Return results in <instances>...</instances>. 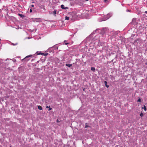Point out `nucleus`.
Wrapping results in <instances>:
<instances>
[{"instance_id": "nucleus-2", "label": "nucleus", "mask_w": 147, "mask_h": 147, "mask_svg": "<svg viewBox=\"0 0 147 147\" xmlns=\"http://www.w3.org/2000/svg\"><path fill=\"white\" fill-rule=\"evenodd\" d=\"M61 8L63 9H68V8L67 7H65L64 5H62L61 6Z\"/></svg>"}, {"instance_id": "nucleus-5", "label": "nucleus", "mask_w": 147, "mask_h": 147, "mask_svg": "<svg viewBox=\"0 0 147 147\" xmlns=\"http://www.w3.org/2000/svg\"><path fill=\"white\" fill-rule=\"evenodd\" d=\"M65 65L66 66L68 67H69L72 66V64H66Z\"/></svg>"}, {"instance_id": "nucleus-11", "label": "nucleus", "mask_w": 147, "mask_h": 147, "mask_svg": "<svg viewBox=\"0 0 147 147\" xmlns=\"http://www.w3.org/2000/svg\"><path fill=\"white\" fill-rule=\"evenodd\" d=\"M89 127V126L88 125L87 123H86L85 124V128H86Z\"/></svg>"}, {"instance_id": "nucleus-19", "label": "nucleus", "mask_w": 147, "mask_h": 147, "mask_svg": "<svg viewBox=\"0 0 147 147\" xmlns=\"http://www.w3.org/2000/svg\"><path fill=\"white\" fill-rule=\"evenodd\" d=\"M145 13H147V11H145Z\"/></svg>"}, {"instance_id": "nucleus-14", "label": "nucleus", "mask_w": 147, "mask_h": 147, "mask_svg": "<svg viewBox=\"0 0 147 147\" xmlns=\"http://www.w3.org/2000/svg\"><path fill=\"white\" fill-rule=\"evenodd\" d=\"M19 15L21 17H24V15L22 14H19Z\"/></svg>"}, {"instance_id": "nucleus-15", "label": "nucleus", "mask_w": 147, "mask_h": 147, "mask_svg": "<svg viewBox=\"0 0 147 147\" xmlns=\"http://www.w3.org/2000/svg\"><path fill=\"white\" fill-rule=\"evenodd\" d=\"M138 102H141V99L139 98L138 100Z\"/></svg>"}, {"instance_id": "nucleus-3", "label": "nucleus", "mask_w": 147, "mask_h": 147, "mask_svg": "<svg viewBox=\"0 0 147 147\" xmlns=\"http://www.w3.org/2000/svg\"><path fill=\"white\" fill-rule=\"evenodd\" d=\"M104 83H105V84L107 88H108L109 87V86L107 85V82L106 81H105Z\"/></svg>"}, {"instance_id": "nucleus-7", "label": "nucleus", "mask_w": 147, "mask_h": 147, "mask_svg": "<svg viewBox=\"0 0 147 147\" xmlns=\"http://www.w3.org/2000/svg\"><path fill=\"white\" fill-rule=\"evenodd\" d=\"M38 109L40 110H42V107L40 106H38Z\"/></svg>"}, {"instance_id": "nucleus-20", "label": "nucleus", "mask_w": 147, "mask_h": 147, "mask_svg": "<svg viewBox=\"0 0 147 147\" xmlns=\"http://www.w3.org/2000/svg\"><path fill=\"white\" fill-rule=\"evenodd\" d=\"M85 0V1H88V0Z\"/></svg>"}, {"instance_id": "nucleus-4", "label": "nucleus", "mask_w": 147, "mask_h": 147, "mask_svg": "<svg viewBox=\"0 0 147 147\" xmlns=\"http://www.w3.org/2000/svg\"><path fill=\"white\" fill-rule=\"evenodd\" d=\"M39 54H41V55H43L45 56H46L48 54V53H40L38 54V55H39Z\"/></svg>"}, {"instance_id": "nucleus-17", "label": "nucleus", "mask_w": 147, "mask_h": 147, "mask_svg": "<svg viewBox=\"0 0 147 147\" xmlns=\"http://www.w3.org/2000/svg\"><path fill=\"white\" fill-rule=\"evenodd\" d=\"M32 9H30V12H32Z\"/></svg>"}, {"instance_id": "nucleus-9", "label": "nucleus", "mask_w": 147, "mask_h": 147, "mask_svg": "<svg viewBox=\"0 0 147 147\" xmlns=\"http://www.w3.org/2000/svg\"><path fill=\"white\" fill-rule=\"evenodd\" d=\"M65 20H69V17L67 16H66L65 18Z\"/></svg>"}, {"instance_id": "nucleus-6", "label": "nucleus", "mask_w": 147, "mask_h": 147, "mask_svg": "<svg viewBox=\"0 0 147 147\" xmlns=\"http://www.w3.org/2000/svg\"><path fill=\"white\" fill-rule=\"evenodd\" d=\"M91 69L92 71H94L95 70V68L93 67H92L91 68Z\"/></svg>"}, {"instance_id": "nucleus-23", "label": "nucleus", "mask_w": 147, "mask_h": 147, "mask_svg": "<svg viewBox=\"0 0 147 147\" xmlns=\"http://www.w3.org/2000/svg\"><path fill=\"white\" fill-rule=\"evenodd\" d=\"M9 147H11V146H10Z\"/></svg>"}, {"instance_id": "nucleus-8", "label": "nucleus", "mask_w": 147, "mask_h": 147, "mask_svg": "<svg viewBox=\"0 0 147 147\" xmlns=\"http://www.w3.org/2000/svg\"><path fill=\"white\" fill-rule=\"evenodd\" d=\"M142 108L143 109H144V110L145 111H146V106L145 105H144V107Z\"/></svg>"}, {"instance_id": "nucleus-12", "label": "nucleus", "mask_w": 147, "mask_h": 147, "mask_svg": "<svg viewBox=\"0 0 147 147\" xmlns=\"http://www.w3.org/2000/svg\"><path fill=\"white\" fill-rule=\"evenodd\" d=\"M140 115L141 116V117H142L143 115H144V114L143 113H141L140 114Z\"/></svg>"}, {"instance_id": "nucleus-1", "label": "nucleus", "mask_w": 147, "mask_h": 147, "mask_svg": "<svg viewBox=\"0 0 147 147\" xmlns=\"http://www.w3.org/2000/svg\"><path fill=\"white\" fill-rule=\"evenodd\" d=\"M32 55H29L27 56H26L24 58L23 60H24L26 61H28L30 59H28L29 57H32Z\"/></svg>"}, {"instance_id": "nucleus-18", "label": "nucleus", "mask_w": 147, "mask_h": 147, "mask_svg": "<svg viewBox=\"0 0 147 147\" xmlns=\"http://www.w3.org/2000/svg\"><path fill=\"white\" fill-rule=\"evenodd\" d=\"M65 45H67L68 44V43H65Z\"/></svg>"}, {"instance_id": "nucleus-13", "label": "nucleus", "mask_w": 147, "mask_h": 147, "mask_svg": "<svg viewBox=\"0 0 147 147\" xmlns=\"http://www.w3.org/2000/svg\"><path fill=\"white\" fill-rule=\"evenodd\" d=\"M56 11H57L56 10H55L53 11V13L55 15V14H56Z\"/></svg>"}, {"instance_id": "nucleus-10", "label": "nucleus", "mask_w": 147, "mask_h": 147, "mask_svg": "<svg viewBox=\"0 0 147 147\" xmlns=\"http://www.w3.org/2000/svg\"><path fill=\"white\" fill-rule=\"evenodd\" d=\"M46 108H49V109H48V111H49L51 110L52 109L50 107V106H49V107L47 106Z\"/></svg>"}, {"instance_id": "nucleus-16", "label": "nucleus", "mask_w": 147, "mask_h": 147, "mask_svg": "<svg viewBox=\"0 0 147 147\" xmlns=\"http://www.w3.org/2000/svg\"><path fill=\"white\" fill-rule=\"evenodd\" d=\"M31 6L32 7H34V5H31Z\"/></svg>"}, {"instance_id": "nucleus-21", "label": "nucleus", "mask_w": 147, "mask_h": 147, "mask_svg": "<svg viewBox=\"0 0 147 147\" xmlns=\"http://www.w3.org/2000/svg\"><path fill=\"white\" fill-rule=\"evenodd\" d=\"M57 122H58V120H57Z\"/></svg>"}, {"instance_id": "nucleus-22", "label": "nucleus", "mask_w": 147, "mask_h": 147, "mask_svg": "<svg viewBox=\"0 0 147 147\" xmlns=\"http://www.w3.org/2000/svg\"><path fill=\"white\" fill-rule=\"evenodd\" d=\"M146 64L147 65V63H146Z\"/></svg>"}]
</instances>
